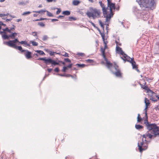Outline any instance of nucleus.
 <instances>
[{
  "label": "nucleus",
  "mask_w": 159,
  "mask_h": 159,
  "mask_svg": "<svg viewBox=\"0 0 159 159\" xmlns=\"http://www.w3.org/2000/svg\"><path fill=\"white\" fill-rule=\"evenodd\" d=\"M19 43L21 44L24 45L25 46H30V44L28 43L26 41H21L19 42Z\"/></svg>",
  "instance_id": "nucleus-21"
},
{
  "label": "nucleus",
  "mask_w": 159,
  "mask_h": 159,
  "mask_svg": "<svg viewBox=\"0 0 159 159\" xmlns=\"http://www.w3.org/2000/svg\"><path fill=\"white\" fill-rule=\"evenodd\" d=\"M57 9L58 10L57 11H56V14H58L60 13L61 12V10L59 8H57Z\"/></svg>",
  "instance_id": "nucleus-48"
},
{
  "label": "nucleus",
  "mask_w": 159,
  "mask_h": 159,
  "mask_svg": "<svg viewBox=\"0 0 159 159\" xmlns=\"http://www.w3.org/2000/svg\"><path fill=\"white\" fill-rule=\"evenodd\" d=\"M99 24L102 27V28L103 29V30H104V26L102 22L101 21V20H99Z\"/></svg>",
  "instance_id": "nucleus-31"
},
{
  "label": "nucleus",
  "mask_w": 159,
  "mask_h": 159,
  "mask_svg": "<svg viewBox=\"0 0 159 159\" xmlns=\"http://www.w3.org/2000/svg\"><path fill=\"white\" fill-rule=\"evenodd\" d=\"M89 22L90 23L91 25L95 28H97V27H96L95 25L91 21V20H89Z\"/></svg>",
  "instance_id": "nucleus-42"
},
{
  "label": "nucleus",
  "mask_w": 159,
  "mask_h": 159,
  "mask_svg": "<svg viewBox=\"0 0 159 159\" xmlns=\"http://www.w3.org/2000/svg\"><path fill=\"white\" fill-rule=\"evenodd\" d=\"M58 20L57 19H52V22L54 21H58Z\"/></svg>",
  "instance_id": "nucleus-61"
},
{
  "label": "nucleus",
  "mask_w": 159,
  "mask_h": 159,
  "mask_svg": "<svg viewBox=\"0 0 159 159\" xmlns=\"http://www.w3.org/2000/svg\"><path fill=\"white\" fill-rule=\"evenodd\" d=\"M142 120V119L140 117V114H138V117H137V122H140Z\"/></svg>",
  "instance_id": "nucleus-28"
},
{
  "label": "nucleus",
  "mask_w": 159,
  "mask_h": 159,
  "mask_svg": "<svg viewBox=\"0 0 159 159\" xmlns=\"http://www.w3.org/2000/svg\"><path fill=\"white\" fill-rule=\"evenodd\" d=\"M101 13L99 10L90 7L89 8V11L87 12L86 14L89 18L92 17L93 19H95L99 18L100 16Z\"/></svg>",
  "instance_id": "nucleus-3"
},
{
  "label": "nucleus",
  "mask_w": 159,
  "mask_h": 159,
  "mask_svg": "<svg viewBox=\"0 0 159 159\" xmlns=\"http://www.w3.org/2000/svg\"><path fill=\"white\" fill-rule=\"evenodd\" d=\"M38 24L41 27H44L45 26V24L42 22H39Z\"/></svg>",
  "instance_id": "nucleus-40"
},
{
  "label": "nucleus",
  "mask_w": 159,
  "mask_h": 159,
  "mask_svg": "<svg viewBox=\"0 0 159 159\" xmlns=\"http://www.w3.org/2000/svg\"><path fill=\"white\" fill-rule=\"evenodd\" d=\"M99 3L100 6L102 8V10L104 17L106 18V22L109 21L110 20V15H108V7H105L104 4L102 3L101 1H100L99 2Z\"/></svg>",
  "instance_id": "nucleus-4"
},
{
  "label": "nucleus",
  "mask_w": 159,
  "mask_h": 159,
  "mask_svg": "<svg viewBox=\"0 0 159 159\" xmlns=\"http://www.w3.org/2000/svg\"><path fill=\"white\" fill-rule=\"evenodd\" d=\"M133 11L134 12H137V11L138 10L137 8L135 7H133Z\"/></svg>",
  "instance_id": "nucleus-47"
},
{
  "label": "nucleus",
  "mask_w": 159,
  "mask_h": 159,
  "mask_svg": "<svg viewBox=\"0 0 159 159\" xmlns=\"http://www.w3.org/2000/svg\"><path fill=\"white\" fill-rule=\"evenodd\" d=\"M144 124L145 125L147 129L149 130H152V133L154 134L153 135L147 132L143 135V140H144L145 142L149 143L150 141L147 140L148 138L151 139L152 137L154 138L159 135V127L157 126L155 124H151L148 121L147 119L145 120Z\"/></svg>",
  "instance_id": "nucleus-2"
},
{
  "label": "nucleus",
  "mask_w": 159,
  "mask_h": 159,
  "mask_svg": "<svg viewBox=\"0 0 159 159\" xmlns=\"http://www.w3.org/2000/svg\"><path fill=\"white\" fill-rule=\"evenodd\" d=\"M48 36L46 35H44L43 36L42 40L44 41H46L48 39Z\"/></svg>",
  "instance_id": "nucleus-34"
},
{
  "label": "nucleus",
  "mask_w": 159,
  "mask_h": 159,
  "mask_svg": "<svg viewBox=\"0 0 159 159\" xmlns=\"http://www.w3.org/2000/svg\"><path fill=\"white\" fill-rule=\"evenodd\" d=\"M103 40H104L105 39V34L104 33H101L100 34Z\"/></svg>",
  "instance_id": "nucleus-36"
},
{
  "label": "nucleus",
  "mask_w": 159,
  "mask_h": 159,
  "mask_svg": "<svg viewBox=\"0 0 159 159\" xmlns=\"http://www.w3.org/2000/svg\"><path fill=\"white\" fill-rule=\"evenodd\" d=\"M59 62H60V63H61L62 64H63L64 65H65V63L64 62L62 61H59Z\"/></svg>",
  "instance_id": "nucleus-63"
},
{
  "label": "nucleus",
  "mask_w": 159,
  "mask_h": 159,
  "mask_svg": "<svg viewBox=\"0 0 159 159\" xmlns=\"http://www.w3.org/2000/svg\"><path fill=\"white\" fill-rule=\"evenodd\" d=\"M115 43L116 44V52L121 55L123 54L124 52L123 51L121 48L120 47H119L118 46V42L117 41H116Z\"/></svg>",
  "instance_id": "nucleus-12"
},
{
  "label": "nucleus",
  "mask_w": 159,
  "mask_h": 159,
  "mask_svg": "<svg viewBox=\"0 0 159 159\" xmlns=\"http://www.w3.org/2000/svg\"><path fill=\"white\" fill-rule=\"evenodd\" d=\"M76 66H77L78 67H84L85 66V65L84 64H77L76 65Z\"/></svg>",
  "instance_id": "nucleus-29"
},
{
  "label": "nucleus",
  "mask_w": 159,
  "mask_h": 159,
  "mask_svg": "<svg viewBox=\"0 0 159 159\" xmlns=\"http://www.w3.org/2000/svg\"><path fill=\"white\" fill-rule=\"evenodd\" d=\"M140 7L142 9V11L140 14V17L144 20H147L149 18V15L147 12L149 10H153L156 7V4L154 0H136Z\"/></svg>",
  "instance_id": "nucleus-1"
},
{
  "label": "nucleus",
  "mask_w": 159,
  "mask_h": 159,
  "mask_svg": "<svg viewBox=\"0 0 159 159\" xmlns=\"http://www.w3.org/2000/svg\"><path fill=\"white\" fill-rule=\"evenodd\" d=\"M63 56L65 57H69V54L67 53H65V54L64 55H63Z\"/></svg>",
  "instance_id": "nucleus-53"
},
{
  "label": "nucleus",
  "mask_w": 159,
  "mask_h": 159,
  "mask_svg": "<svg viewBox=\"0 0 159 159\" xmlns=\"http://www.w3.org/2000/svg\"><path fill=\"white\" fill-rule=\"evenodd\" d=\"M12 48H14L15 49H17L18 48V49L21 52H24L25 51V50H23L22 49V48L21 46H17L16 45H15V46H13L12 47Z\"/></svg>",
  "instance_id": "nucleus-18"
},
{
  "label": "nucleus",
  "mask_w": 159,
  "mask_h": 159,
  "mask_svg": "<svg viewBox=\"0 0 159 159\" xmlns=\"http://www.w3.org/2000/svg\"><path fill=\"white\" fill-rule=\"evenodd\" d=\"M147 108H148V107H147L146 106L144 110V111L145 112V116L146 117L147 119V118H148V116H147Z\"/></svg>",
  "instance_id": "nucleus-39"
},
{
  "label": "nucleus",
  "mask_w": 159,
  "mask_h": 159,
  "mask_svg": "<svg viewBox=\"0 0 159 159\" xmlns=\"http://www.w3.org/2000/svg\"><path fill=\"white\" fill-rule=\"evenodd\" d=\"M30 43H32V45L33 46H37L38 45V43L37 42H36L35 41H30Z\"/></svg>",
  "instance_id": "nucleus-27"
},
{
  "label": "nucleus",
  "mask_w": 159,
  "mask_h": 159,
  "mask_svg": "<svg viewBox=\"0 0 159 159\" xmlns=\"http://www.w3.org/2000/svg\"><path fill=\"white\" fill-rule=\"evenodd\" d=\"M69 19L70 20H71V19H73V20H76V18H74V17H69Z\"/></svg>",
  "instance_id": "nucleus-50"
},
{
  "label": "nucleus",
  "mask_w": 159,
  "mask_h": 159,
  "mask_svg": "<svg viewBox=\"0 0 159 159\" xmlns=\"http://www.w3.org/2000/svg\"><path fill=\"white\" fill-rule=\"evenodd\" d=\"M111 71L116 76L119 77L121 76V73L118 69V66L115 62L113 64L112 67L111 68H109Z\"/></svg>",
  "instance_id": "nucleus-6"
},
{
  "label": "nucleus",
  "mask_w": 159,
  "mask_h": 159,
  "mask_svg": "<svg viewBox=\"0 0 159 159\" xmlns=\"http://www.w3.org/2000/svg\"><path fill=\"white\" fill-rule=\"evenodd\" d=\"M149 143L145 142L144 140L142 139V142L138 144L139 151L140 152H142L143 151L146 150L148 148V144Z\"/></svg>",
  "instance_id": "nucleus-7"
},
{
  "label": "nucleus",
  "mask_w": 159,
  "mask_h": 159,
  "mask_svg": "<svg viewBox=\"0 0 159 159\" xmlns=\"http://www.w3.org/2000/svg\"><path fill=\"white\" fill-rule=\"evenodd\" d=\"M35 51L38 53L40 55L43 56L45 55L44 52L42 51L37 50Z\"/></svg>",
  "instance_id": "nucleus-25"
},
{
  "label": "nucleus",
  "mask_w": 159,
  "mask_h": 159,
  "mask_svg": "<svg viewBox=\"0 0 159 159\" xmlns=\"http://www.w3.org/2000/svg\"><path fill=\"white\" fill-rule=\"evenodd\" d=\"M108 8V10H109V11L108 13V15H110V19L112 17L113 14L112 12V10L115 9V4L111 3L107 5V7Z\"/></svg>",
  "instance_id": "nucleus-8"
},
{
  "label": "nucleus",
  "mask_w": 159,
  "mask_h": 159,
  "mask_svg": "<svg viewBox=\"0 0 159 159\" xmlns=\"http://www.w3.org/2000/svg\"><path fill=\"white\" fill-rule=\"evenodd\" d=\"M121 55L122 57H120V58L122 59L125 62L126 61H129L130 59L131 58L130 57L127 56L125 53H123Z\"/></svg>",
  "instance_id": "nucleus-13"
},
{
  "label": "nucleus",
  "mask_w": 159,
  "mask_h": 159,
  "mask_svg": "<svg viewBox=\"0 0 159 159\" xmlns=\"http://www.w3.org/2000/svg\"><path fill=\"white\" fill-rule=\"evenodd\" d=\"M46 10H41L39 11H33V12H35L38 13H40L41 14H43L45 12H46Z\"/></svg>",
  "instance_id": "nucleus-19"
},
{
  "label": "nucleus",
  "mask_w": 159,
  "mask_h": 159,
  "mask_svg": "<svg viewBox=\"0 0 159 159\" xmlns=\"http://www.w3.org/2000/svg\"><path fill=\"white\" fill-rule=\"evenodd\" d=\"M31 13V12H30V11H27L24 12L22 14V15H23V16H25V15H27L30 14V13Z\"/></svg>",
  "instance_id": "nucleus-33"
},
{
  "label": "nucleus",
  "mask_w": 159,
  "mask_h": 159,
  "mask_svg": "<svg viewBox=\"0 0 159 159\" xmlns=\"http://www.w3.org/2000/svg\"><path fill=\"white\" fill-rule=\"evenodd\" d=\"M101 50L102 52V53H105V50L103 48H101Z\"/></svg>",
  "instance_id": "nucleus-52"
},
{
  "label": "nucleus",
  "mask_w": 159,
  "mask_h": 159,
  "mask_svg": "<svg viewBox=\"0 0 159 159\" xmlns=\"http://www.w3.org/2000/svg\"><path fill=\"white\" fill-rule=\"evenodd\" d=\"M0 25H3L5 26H6V25L3 24L2 21H0Z\"/></svg>",
  "instance_id": "nucleus-58"
},
{
  "label": "nucleus",
  "mask_w": 159,
  "mask_h": 159,
  "mask_svg": "<svg viewBox=\"0 0 159 159\" xmlns=\"http://www.w3.org/2000/svg\"><path fill=\"white\" fill-rule=\"evenodd\" d=\"M69 77H71L72 78L74 79L75 80H76V75H75L74 76V75H72L69 74Z\"/></svg>",
  "instance_id": "nucleus-37"
},
{
  "label": "nucleus",
  "mask_w": 159,
  "mask_h": 159,
  "mask_svg": "<svg viewBox=\"0 0 159 159\" xmlns=\"http://www.w3.org/2000/svg\"><path fill=\"white\" fill-rule=\"evenodd\" d=\"M38 60H42L44 61V63L47 65L51 64L52 66L59 65V63L56 62L54 60L51 59L50 58H48L46 59V57L40 58L38 59Z\"/></svg>",
  "instance_id": "nucleus-5"
},
{
  "label": "nucleus",
  "mask_w": 159,
  "mask_h": 159,
  "mask_svg": "<svg viewBox=\"0 0 159 159\" xmlns=\"http://www.w3.org/2000/svg\"><path fill=\"white\" fill-rule=\"evenodd\" d=\"M107 5H109V4L112 3L111 2V0H107Z\"/></svg>",
  "instance_id": "nucleus-59"
},
{
  "label": "nucleus",
  "mask_w": 159,
  "mask_h": 159,
  "mask_svg": "<svg viewBox=\"0 0 159 159\" xmlns=\"http://www.w3.org/2000/svg\"><path fill=\"white\" fill-rule=\"evenodd\" d=\"M80 3V1L78 0H74L73 1L72 4L74 6H77Z\"/></svg>",
  "instance_id": "nucleus-20"
},
{
  "label": "nucleus",
  "mask_w": 159,
  "mask_h": 159,
  "mask_svg": "<svg viewBox=\"0 0 159 159\" xmlns=\"http://www.w3.org/2000/svg\"><path fill=\"white\" fill-rule=\"evenodd\" d=\"M151 99L152 101L154 102H156L157 101V100L154 98V97H151Z\"/></svg>",
  "instance_id": "nucleus-46"
},
{
  "label": "nucleus",
  "mask_w": 159,
  "mask_h": 159,
  "mask_svg": "<svg viewBox=\"0 0 159 159\" xmlns=\"http://www.w3.org/2000/svg\"><path fill=\"white\" fill-rule=\"evenodd\" d=\"M55 52H54L50 51L49 54L51 56H52L54 55Z\"/></svg>",
  "instance_id": "nucleus-49"
},
{
  "label": "nucleus",
  "mask_w": 159,
  "mask_h": 159,
  "mask_svg": "<svg viewBox=\"0 0 159 159\" xmlns=\"http://www.w3.org/2000/svg\"><path fill=\"white\" fill-rule=\"evenodd\" d=\"M150 92L151 93V97H156V98H157V96H159L158 95H157V94L156 93L153 92L151 90H150Z\"/></svg>",
  "instance_id": "nucleus-22"
},
{
  "label": "nucleus",
  "mask_w": 159,
  "mask_h": 159,
  "mask_svg": "<svg viewBox=\"0 0 159 159\" xmlns=\"http://www.w3.org/2000/svg\"><path fill=\"white\" fill-rule=\"evenodd\" d=\"M17 34L16 33L14 32L9 35H3V39H9L10 38L13 39L15 38V37L17 35Z\"/></svg>",
  "instance_id": "nucleus-9"
},
{
  "label": "nucleus",
  "mask_w": 159,
  "mask_h": 159,
  "mask_svg": "<svg viewBox=\"0 0 159 159\" xmlns=\"http://www.w3.org/2000/svg\"><path fill=\"white\" fill-rule=\"evenodd\" d=\"M130 61L129 60V62L132 64V67L133 69H134L135 68H136L137 66L136 65V64L134 60V58H131Z\"/></svg>",
  "instance_id": "nucleus-15"
},
{
  "label": "nucleus",
  "mask_w": 159,
  "mask_h": 159,
  "mask_svg": "<svg viewBox=\"0 0 159 159\" xmlns=\"http://www.w3.org/2000/svg\"><path fill=\"white\" fill-rule=\"evenodd\" d=\"M52 69H50V68H48L47 69V70L49 72H50L52 71Z\"/></svg>",
  "instance_id": "nucleus-64"
},
{
  "label": "nucleus",
  "mask_w": 159,
  "mask_h": 159,
  "mask_svg": "<svg viewBox=\"0 0 159 159\" xmlns=\"http://www.w3.org/2000/svg\"><path fill=\"white\" fill-rule=\"evenodd\" d=\"M102 57L104 58L106 62V66L108 68H111L112 67L113 64L111 63L109 61H108L106 57L105 53H102Z\"/></svg>",
  "instance_id": "nucleus-10"
},
{
  "label": "nucleus",
  "mask_w": 159,
  "mask_h": 159,
  "mask_svg": "<svg viewBox=\"0 0 159 159\" xmlns=\"http://www.w3.org/2000/svg\"><path fill=\"white\" fill-rule=\"evenodd\" d=\"M135 127L136 129L139 130L143 128V126L139 125H135Z\"/></svg>",
  "instance_id": "nucleus-23"
},
{
  "label": "nucleus",
  "mask_w": 159,
  "mask_h": 159,
  "mask_svg": "<svg viewBox=\"0 0 159 159\" xmlns=\"http://www.w3.org/2000/svg\"><path fill=\"white\" fill-rule=\"evenodd\" d=\"M64 60L66 62H68L69 63L71 62L70 60L68 58H65Z\"/></svg>",
  "instance_id": "nucleus-41"
},
{
  "label": "nucleus",
  "mask_w": 159,
  "mask_h": 159,
  "mask_svg": "<svg viewBox=\"0 0 159 159\" xmlns=\"http://www.w3.org/2000/svg\"><path fill=\"white\" fill-rule=\"evenodd\" d=\"M2 30H3V31H0V34L2 35V37L3 39V35H7L5 32L6 31H7L9 33H12V32L11 31V30H10V29H9L7 27H6L5 29H3Z\"/></svg>",
  "instance_id": "nucleus-11"
},
{
  "label": "nucleus",
  "mask_w": 159,
  "mask_h": 159,
  "mask_svg": "<svg viewBox=\"0 0 159 159\" xmlns=\"http://www.w3.org/2000/svg\"><path fill=\"white\" fill-rule=\"evenodd\" d=\"M54 70L56 72H58L59 70V68L58 67H57V68H55V69H54Z\"/></svg>",
  "instance_id": "nucleus-56"
},
{
  "label": "nucleus",
  "mask_w": 159,
  "mask_h": 159,
  "mask_svg": "<svg viewBox=\"0 0 159 159\" xmlns=\"http://www.w3.org/2000/svg\"><path fill=\"white\" fill-rule=\"evenodd\" d=\"M47 18H41L40 19H36L35 20V21H40V20H46Z\"/></svg>",
  "instance_id": "nucleus-44"
},
{
  "label": "nucleus",
  "mask_w": 159,
  "mask_h": 159,
  "mask_svg": "<svg viewBox=\"0 0 159 159\" xmlns=\"http://www.w3.org/2000/svg\"><path fill=\"white\" fill-rule=\"evenodd\" d=\"M47 2H52V1H54V2H55L56 1V0H46Z\"/></svg>",
  "instance_id": "nucleus-55"
},
{
  "label": "nucleus",
  "mask_w": 159,
  "mask_h": 159,
  "mask_svg": "<svg viewBox=\"0 0 159 159\" xmlns=\"http://www.w3.org/2000/svg\"><path fill=\"white\" fill-rule=\"evenodd\" d=\"M146 84V83H144V85H143L142 84H140V85L141 86V87L142 88H143V89H146V88H147V87L145 85Z\"/></svg>",
  "instance_id": "nucleus-35"
},
{
  "label": "nucleus",
  "mask_w": 159,
  "mask_h": 159,
  "mask_svg": "<svg viewBox=\"0 0 159 159\" xmlns=\"http://www.w3.org/2000/svg\"><path fill=\"white\" fill-rule=\"evenodd\" d=\"M144 102L146 106L147 107H148L150 104V102L149 100L146 98L145 99Z\"/></svg>",
  "instance_id": "nucleus-24"
},
{
  "label": "nucleus",
  "mask_w": 159,
  "mask_h": 159,
  "mask_svg": "<svg viewBox=\"0 0 159 159\" xmlns=\"http://www.w3.org/2000/svg\"><path fill=\"white\" fill-rule=\"evenodd\" d=\"M14 39L13 40H11V43H12L13 44V46H12V47L13 46H15V45H16V42L19 43V42H20L18 40V39L15 38V39Z\"/></svg>",
  "instance_id": "nucleus-16"
},
{
  "label": "nucleus",
  "mask_w": 159,
  "mask_h": 159,
  "mask_svg": "<svg viewBox=\"0 0 159 159\" xmlns=\"http://www.w3.org/2000/svg\"><path fill=\"white\" fill-rule=\"evenodd\" d=\"M12 27L11 28H10V30H11V31L12 30H15V26L14 25H12Z\"/></svg>",
  "instance_id": "nucleus-51"
},
{
  "label": "nucleus",
  "mask_w": 159,
  "mask_h": 159,
  "mask_svg": "<svg viewBox=\"0 0 159 159\" xmlns=\"http://www.w3.org/2000/svg\"><path fill=\"white\" fill-rule=\"evenodd\" d=\"M24 4V2H18V4L20 5H22Z\"/></svg>",
  "instance_id": "nucleus-62"
},
{
  "label": "nucleus",
  "mask_w": 159,
  "mask_h": 159,
  "mask_svg": "<svg viewBox=\"0 0 159 159\" xmlns=\"http://www.w3.org/2000/svg\"><path fill=\"white\" fill-rule=\"evenodd\" d=\"M3 43L4 44L8 46L11 47H12V46H13V44L12 43H11V40L9 41H4Z\"/></svg>",
  "instance_id": "nucleus-17"
},
{
  "label": "nucleus",
  "mask_w": 159,
  "mask_h": 159,
  "mask_svg": "<svg viewBox=\"0 0 159 159\" xmlns=\"http://www.w3.org/2000/svg\"><path fill=\"white\" fill-rule=\"evenodd\" d=\"M105 45H107L108 42L107 41H105V39H104V40H103Z\"/></svg>",
  "instance_id": "nucleus-60"
},
{
  "label": "nucleus",
  "mask_w": 159,
  "mask_h": 159,
  "mask_svg": "<svg viewBox=\"0 0 159 159\" xmlns=\"http://www.w3.org/2000/svg\"><path fill=\"white\" fill-rule=\"evenodd\" d=\"M77 55L81 56H84V54L83 53L78 52L77 53Z\"/></svg>",
  "instance_id": "nucleus-43"
},
{
  "label": "nucleus",
  "mask_w": 159,
  "mask_h": 159,
  "mask_svg": "<svg viewBox=\"0 0 159 159\" xmlns=\"http://www.w3.org/2000/svg\"><path fill=\"white\" fill-rule=\"evenodd\" d=\"M67 69V67H66V66L63 67V69L62 70V71L64 72H66Z\"/></svg>",
  "instance_id": "nucleus-45"
},
{
  "label": "nucleus",
  "mask_w": 159,
  "mask_h": 159,
  "mask_svg": "<svg viewBox=\"0 0 159 159\" xmlns=\"http://www.w3.org/2000/svg\"><path fill=\"white\" fill-rule=\"evenodd\" d=\"M72 66V64L71 63L70 64H69V65H68V66H67L66 67H68V68H71V67Z\"/></svg>",
  "instance_id": "nucleus-57"
},
{
  "label": "nucleus",
  "mask_w": 159,
  "mask_h": 159,
  "mask_svg": "<svg viewBox=\"0 0 159 159\" xmlns=\"http://www.w3.org/2000/svg\"><path fill=\"white\" fill-rule=\"evenodd\" d=\"M32 35L34 36H37V32H34L32 33Z\"/></svg>",
  "instance_id": "nucleus-54"
},
{
  "label": "nucleus",
  "mask_w": 159,
  "mask_h": 159,
  "mask_svg": "<svg viewBox=\"0 0 159 159\" xmlns=\"http://www.w3.org/2000/svg\"><path fill=\"white\" fill-rule=\"evenodd\" d=\"M85 61L86 62L90 63H92L93 62V60L90 59L86 60Z\"/></svg>",
  "instance_id": "nucleus-38"
},
{
  "label": "nucleus",
  "mask_w": 159,
  "mask_h": 159,
  "mask_svg": "<svg viewBox=\"0 0 159 159\" xmlns=\"http://www.w3.org/2000/svg\"><path fill=\"white\" fill-rule=\"evenodd\" d=\"M24 52H25L24 55L27 59H29L31 57V52L29 51L28 50H25Z\"/></svg>",
  "instance_id": "nucleus-14"
},
{
  "label": "nucleus",
  "mask_w": 159,
  "mask_h": 159,
  "mask_svg": "<svg viewBox=\"0 0 159 159\" xmlns=\"http://www.w3.org/2000/svg\"><path fill=\"white\" fill-rule=\"evenodd\" d=\"M46 12L47 13V15L49 17H52L53 16L52 14L48 11L46 10Z\"/></svg>",
  "instance_id": "nucleus-32"
},
{
  "label": "nucleus",
  "mask_w": 159,
  "mask_h": 159,
  "mask_svg": "<svg viewBox=\"0 0 159 159\" xmlns=\"http://www.w3.org/2000/svg\"><path fill=\"white\" fill-rule=\"evenodd\" d=\"M70 12L68 11H64L62 12V14L68 16L70 14Z\"/></svg>",
  "instance_id": "nucleus-26"
},
{
  "label": "nucleus",
  "mask_w": 159,
  "mask_h": 159,
  "mask_svg": "<svg viewBox=\"0 0 159 159\" xmlns=\"http://www.w3.org/2000/svg\"><path fill=\"white\" fill-rule=\"evenodd\" d=\"M57 75H60L61 76H65L66 77H69V74H58Z\"/></svg>",
  "instance_id": "nucleus-30"
}]
</instances>
